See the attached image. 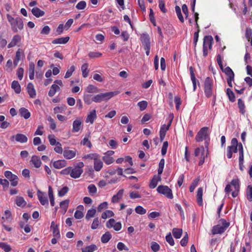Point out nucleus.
<instances>
[{"mask_svg": "<svg viewBox=\"0 0 252 252\" xmlns=\"http://www.w3.org/2000/svg\"><path fill=\"white\" fill-rule=\"evenodd\" d=\"M231 145L226 148V156L229 159L232 158L233 154L239 152V156L240 154L244 155L243 146L241 142H238L237 138H233L230 142Z\"/></svg>", "mask_w": 252, "mask_h": 252, "instance_id": "nucleus-1", "label": "nucleus"}, {"mask_svg": "<svg viewBox=\"0 0 252 252\" xmlns=\"http://www.w3.org/2000/svg\"><path fill=\"white\" fill-rule=\"evenodd\" d=\"M7 19L9 23L12 31L14 32H17L24 29V22L22 19L18 16L13 17L9 14H6Z\"/></svg>", "mask_w": 252, "mask_h": 252, "instance_id": "nucleus-2", "label": "nucleus"}, {"mask_svg": "<svg viewBox=\"0 0 252 252\" xmlns=\"http://www.w3.org/2000/svg\"><path fill=\"white\" fill-rule=\"evenodd\" d=\"M210 140V132L209 131V127L207 126L202 127L195 136V140L198 142L205 140V148L207 151L209 150Z\"/></svg>", "mask_w": 252, "mask_h": 252, "instance_id": "nucleus-3", "label": "nucleus"}, {"mask_svg": "<svg viewBox=\"0 0 252 252\" xmlns=\"http://www.w3.org/2000/svg\"><path fill=\"white\" fill-rule=\"evenodd\" d=\"M231 186L234 188V190L232 191L231 195L233 197L235 198L238 195V193L240 189V181L238 178H233L230 184H227L224 189L226 193L229 194L232 190Z\"/></svg>", "mask_w": 252, "mask_h": 252, "instance_id": "nucleus-4", "label": "nucleus"}, {"mask_svg": "<svg viewBox=\"0 0 252 252\" xmlns=\"http://www.w3.org/2000/svg\"><path fill=\"white\" fill-rule=\"evenodd\" d=\"M219 222L218 224L214 225L212 229V233L213 235L223 233L230 225V222L224 219H220Z\"/></svg>", "mask_w": 252, "mask_h": 252, "instance_id": "nucleus-5", "label": "nucleus"}, {"mask_svg": "<svg viewBox=\"0 0 252 252\" xmlns=\"http://www.w3.org/2000/svg\"><path fill=\"white\" fill-rule=\"evenodd\" d=\"M119 93V91H114L99 94L93 96V101L96 103H99L103 101H107Z\"/></svg>", "mask_w": 252, "mask_h": 252, "instance_id": "nucleus-6", "label": "nucleus"}, {"mask_svg": "<svg viewBox=\"0 0 252 252\" xmlns=\"http://www.w3.org/2000/svg\"><path fill=\"white\" fill-rule=\"evenodd\" d=\"M213 80L207 77L204 82V91L206 97L210 98L213 95Z\"/></svg>", "mask_w": 252, "mask_h": 252, "instance_id": "nucleus-7", "label": "nucleus"}, {"mask_svg": "<svg viewBox=\"0 0 252 252\" xmlns=\"http://www.w3.org/2000/svg\"><path fill=\"white\" fill-rule=\"evenodd\" d=\"M207 152L206 155H205V149L202 146L195 149L194 153V156L198 157L200 156V160L198 163L199 166H201L204 163L205 159L207 157V155L208 154V151H207Z\"/></svg>", "mask_w": 252, "mask_h": 252, "instance_id": "nucleus-8", "label": "nucleus"}, {"mask_svg": "<svg viewBox=\"0 0 252 252\" xmlns=\"http://www.w3.org/2000/svg\"><path fill=\"white\" fill-rule=\"evenodd\" d=\"M157 191L169 199H172L173 195L172 190L167 186L160 185L157 189Z\"/></svg>", "mask_w": 252, "mask_h": 252, "instance_id": "nucleus-9", "label": "nucleus"}, {"mask_svg": "<svg viewBox=\"0 0 252 252\" xmlns=\"http://www.w3.org/2000/svg\"><path fill=\"white\" fill-rule=\"evenodd\" d=\"M172 122V119L169 120L168 124L167 125L164 124L161 126L159 131V137L161 141H162L164 140L166 135V133L167 131L169 129L171 125Z\"/></svg>", "mask_w": 252, "mask_h": 252, "instance_id": "nucleus-10", "label": "nucleus"}, {"mask_svg": "<svg viewBox=\"0 0 252 252\" xmlns=\"http://www.w3.org/2000/svg\"><path fill=\"white\" fill-rule=\"evenodd\" d=\"M213 43V38L211 35H206L203 38V46L208 48L209 50L212 48Z\"/></svg>", "mask_w": 252, "mask_h": 252, "instance_id": "nucleus-11", "label": "nucleus"}, {"mask_svg": "<svg viewBox=\"0 0 252 252\" xmlns=\"http://www.w3.org/2000/svg\"><path fill=\"white\" fill-rule=\"evenodd\" d=\"M83 172V169H80L76 167H74V168L71 167L70 177L74 179L78 178L81 176Z\"/></svg>", "mask_w": 252, "mask_h": 252, "instance_id": "nucleus-12", "label": "nucleus"}, {"mask_svg": "<svg viewBox=\"0 0 252 252\" xmlns=\"http://www.w3.org/2000/svg\"><path fill=\"white\" fill-rule=\"evenodd\" d=\"M83 128L82 122L80 119L73 121L72 125V132H77Z\"/></svg>", "mask_w": 252, "mask_h": 252, "instance_id": "nucleus-13", "label": "nucleus"}, {"mask_svg": "<svg viewBox=\"0 0 252 252\" xmlns=\"http://www.w3.org/2000/svg\"><path fill=\"white\" fill-rule=\"evenodd\" d=\"M77 151L64 150L63 152V156L64 158L67 159H70L74 158L76 155Z\"/></svg>", "mask_w": 252, "mask_h": 252, "instance_id": "nucleus-14", "label": "nucleus"}, {"mask_svg": "<svg viewBox=\"0 0 252 252\" xmlns=\"http://www.w3.org/2000/svg\"><path fill=\"white\" fill-rule=\"evenodd\" d=\"M50 228L52 230L54 237L58 239L60 238L61 235L58 225L55 224L54 221H52Z\"/></svg>", "mask_w": 252, "mask_h": 252, "instance_id": "nucleus-15", "label": "nucleus"}, {"mask_svg": "<svg viewBox=\"0 0 252 252\" xmlns=\"http://www.w3.org/2000/svg\"><path fill=\"white\" fill-rule=\"evenodd\" d=\"M96 118L97 115L96 110L94 109L88 115L85 122L86 123H90V124H93Z\"/></svg>", "mask_w": 252, "mask_h": 252, "instance_id": "nucleus-16", "label": "nucleus"}, {"mask_svg": "<svg viewBox=\"0 0 252 252\" xmlns=\"http://www.w3.org/2000/svg\"><path fill=\"white\" fill-rule=\"evenodd\" d=\"M31 164L33 165L34 167L38 168L41 166V161L39 157L37 156H33L30 160Z\"/></svg>", "mask_w": 252, "mask_h": 252, "instance_id": "nucleus-17", "label": "nucleus"}, {"mask_svg": "<svg viewBox=\"0 0 252 252\" xmlns=\"http://www.w3.org/2000/svg\"><path fill=\"white\" fill-rule=\"evenodd\" d=\"M21 40V36L18 34L13 36L11 42L8 44V48H12L19 43Z\"/></svg>", "mask_w": 252, "mask_h": 252, "instance_id": "nucleus-18", "label": "nucleus"}, {"mask_svg": "<svg viewBox=\"0 0 252 252\" xmlns=\"http://www.w3.org/2000/svg\"><path fill=\"white\" fill-rule=\"evenodd\" d=\"M103 163L100 159V156H99L94 161V168L96 171H100L103 167Z\"/></svg>", "mask_w": 252, "mask_h": 252, "instance_id": "nucleus-19", "label": "nucleus"}, {"mask_svg": "<svg viewBox=\"0 0 252 252\" xmlns=\"http://www.w3.org/2000/svg\"><path fill=\"white\" fill-rule=\"evenodd\" d=\"M38 199L42 205H48V200L46 196H44L42 192L38 190L37 192Z\"/></svg>", "mask_w": 252, "mask_h": 252, "instance_id": "nucleus-20", "label": "nucleus"}, {"mask_svg": "<svg viewBox=\"0 0 252 252\" xmlns=\"http://www.w3.org/2000/svg\"><path fill=\"white\" fill-rule=\"evenodd\" d=\"M27 92L31 98H34L36 96V92L34 86L32 83H28L27 87Z\"/></svg>", "mask_w": 252, "mask_h": 252, "instance_id": "nucleus-21", "label": "nucleus"}, {"mask_svg": "<svg viewBox=\"0 0 252 252\" xmlns=\"http://www.w3.org/2000/svg\"><path fill=\"white\" fill-rule=\"evenodd\" d=\"M189 72H190V78L192 83L193 85V90L194 92H195L196 90L197 87V80L195 78V74L194 73L193 68L192 66H190L189 67Z\"/></svg>", "mask_w": 252, "mask_h": 252, "instance_id": "nucleus-22", "label": "nucleus"}, {"mask_svg": "<svg viewBox=\"0 0 252 252\" xmlns=\"http://www.w3.org/2000/svg\"><path fill=\"white\" fill-rule=\"evenodd\" d=\"M203 191V188H202V187L199 188L197 191L196 201H197L198 204L199 206H202L203 204V199H202Z\"/></svg>", "mask_w": 252, "mask_h": 252, "instance_id": "nucleus-23", "label": "nucleus"}, {"mask_svg": "<svg viewBox=\"0 0 252 252\" xmlns=\"http://www.w3.org/2000/svg\"><path fill=\"white\" fill-rule=\"evenodd\" d=\"M53 166L56 169H61L66 165V161L64 159L58 160L53 163Z\"/></svg>", "mask_w": 252, "mask_h": 252, "instance_id": "nucleus-24", "label": "nucleus"}, {"mask_svg": "<svg viewBox=\"0 0 252 252\" xmlns=\"http://www.w3.org/2000/svg\"><path fill=\"white\" fill-rule=\"evenodd\" d=\"M19 114L22 117L24 118L25 119H29L31 116V113L30 111L25 107H22L20 108L19 110Z\"/></svg>", "mask_w": 252, "mask_h": 252, "instance_id": "nucleus-25", "label": "nucleus"}, {"mask_svg": "<svg viewBox=\"0 0 252 252\" xmlns=\"http://www.w3.org/2000/svg\"><path fill=\"white\" fill-rule=\"evenodd\" d=\"M161 177L159 175H155L153 179L151 180L150 183L149 184V187L151 189H154L155 188L157 184L158 183V182L159 181H160Z\"/></svg>", "mask_w": 252, "mask_h": 252, "instance_id": "nucleus-26", "label": "nucleus"}, {"mask_svg": "<svg viewBox=\"0 0 252 252\" xmlns=\"http://www.w3.org/2000/svg\"><path fill=\"white\" fill-rule=\"evenodd\" d=\"M69 36H66L64 37H60L56 39H54L52 43L53 44H66L69 40Z\"/></svg>", "mask_w": 252, "mask_h": 252, "instance_id": "nucleus-27", "label": "nucleus"}, {"mask_svg": "<svg viewBox=\"0 0 252 252\" xmlns=\"http://www.w3.org/2000/svg\"><path fill=\"white\" fill-rule=\"evenodd\" d=\"M141 41L144 46L150 45V38L148 34L143 33L141 36Z\"/></svg>", "mask_w": 252, "mask_h": 252, "instance_id": "nucleus-28", "label": "nucleus"}, {"mask_svg": "<svg viewBox=\"0 0 252 252\" xmlns=\"http://www.w3.org/2000/svg\"><path fill=\"white\" fill-rule=\"evenodd\" d=\"M124 190L123 189H120L116 194L113 196L112 198V202L117 203L119 202L120 199L122 198Z\"/></svg>", "mask_w": 252, "mask_h": 252, "instance_id": "nucleus-29", "label": "nucleus"}, {"mask_svg": "<svg viewBox=\"0 0 252 252\" xmlns=\"http://www.w3.org/2000/svg\"><path fill=\"white\" fill-rule=\"evenodd\" d=\"M32 14L37 18L43 16L45 12L37 7H34L32 9Z\"/></svg>", "mask_w": 252, "mask_h": 252, "instance_id": "nucleus-30", "label": "nucleus"}, {"mask_svg": "<svg viewBox=\"0 0 252 252\" xmlns=\"http://www.w3.org/2000/svg\"><path fill=\"white\" fill-rule=\"evenodd\" d=\"M238 107L239 109V112L244 115L246 113V107L244 101L241 98L238 99Z\"/></svg>", "mask_w": 252, "mask_h": 252, "instance_id": "nucleus-31", "label": "nucleus"}, {"mask_svg": "<svg viewBox=\"0 0 252 252\" xmlns=\"http://www.w3.org/2000/svg\"><path fill=\"white\" fill-rule=\"evenodd\" d=\"M15 137L16 141L22 143H26L28 141V138L26 135L23 134H17L15 136Z\"/></svg>", "mask_w": 252, "mask_h": 252, "instance_id": "nucleus-32", "label": "nucleus"}, {"mask_svg": "<svg viewBox=\"0 0 252 252\" xmlns=\"http://www.w3.org/2000/svg\"><path fill=\"white\" fill-rule=\"evenodd\" d=\"M60 88L58 85L56 84H53L48 92V95L50 97L53 96L55 94L56 92L60 90Z\"/></svg>", "mask_w": 252, "mask_h": 252, "instance_id": "nucleus-33", "label": "nucleus"}, {"mask_svg": "<svg viewBox=\"0 0 252 252\" xmlns=\"http://www.w3.org/2000/svg\"><path fill=\"white\" fill-rule=\"evenodd\" d=\"M11 88L16 94H19L21 92V86L17 81L14 80L12 82Z\"/></svg>", "mask_w": 252, "mask_h": 252, "instance_id": "nucleus-34", "label": "nucleus"}, {"mask_svg": "<svg viewBox=\"0 0 252 252\" xmlns=\"http://www.w3.org/2000/svg\"><path fill=\"white\" fill-rule=\"evenodd\" d=\"M35 65L33 63H30L29 67V78L31 80L34 79Z\"/></svg>", "mask_w": 252, "mask_h": 252, "instance_id": "nucleus-35", "label": "nucleus"}, {"mask_svg": "<svg viewBox=\"0 0 252 252\" xmlns=\"http://www.w3.org/2000/svg\"><path fill=\"white\" fill-rule=\"evenodd\" d=\"M96 210L95 208H92L89 209L87 213L85 216V219L87 220H89L92 218L94 217Z\"/></svg>", "mask_w": 252, "mask_h": 252, "instance_id": "nucleus-36", "label": "nucleus"}, {"mask_svg": "<svg viewBox=\"0 0 252 252\" xmlns=\"http://www.w3.org/2000/svg\"><path fill=\"white\" fill-rule=\"evenodd\" d=\"M16 205L19 207H23L26 205V202L21 196H17L15 200Z\"/></svg>", "mask_w": 252, "mask_h": 252, "instance_id": "nucleus-37", "label": "nucleus"}, {"mask_svg": "<svg viewBox=\"0 0 252 252\" xmlns=\"http://www.w3.org/2000/svg\"><path fill=\"white\" fill-rule=\"evenodd\" d=\"M86 91L88 93H97L99 90L93 85H89L86 88Z\"/></svg>", "mask_w": 252, "mask_h": 252, "instance_id": "nucleus-38", "label": "nucleus"}, {"mask_svg": "<svg viewBox=\"0 0 252 252\" xmlns=\"http://www.w3.org/2000/svg\"><path fill=\"white\" fill-rule=\"evenodd\" d=\"M183 233V230L181 228H174L172 229V234L173 236L176 239L181 238Z\"/></svg>", "mask_w": 252, "mask_h": 252, "instance_id": "nucleus-39", "label": "nucleus"}, {"mask_svg": "<svg viewBox=\"0 0 252 252\" xmlns=\"http://www.w3.org/2000/svg\"><path fill=\"white\" fill-rule=\"evenodd\" d=\"M112 235L108 231L105 232L101 237V241L102 243H107L111 238Z\"/></svg>", "mask_w": 252, "mask_h": 252, "instance_id": "nucleus-40", "label": "nucleus"}, {"mask_svg": "<svg viewBox=\"0 0 252 252\" xmlns=\"http://www.w3.org/2000/svg\"><path fill=\"white\" fill-rule=\"evenodd\" d=\"M226 93L230 101L233 102L235 101V94L230 88L226 89Z\"/></svg>", "mask_w": 252, "mask_h": 252, "instance_id": "nucleus-41", "label": "nucleus"}, {"mask_svg": "<svg viewBox=\"0 0 252 252\" xmlns=\"http://www.w3.org/2000/svg\"><path fill=\"white\" fill-rule=\"evenodd\" d=\"M97 250V247L94 244H92L82 249V252H94Z\"/></svg>", "mask_w": 252, "mask_h": 252, "instance_id": "nucleus-42", "label": "nucleus"}, {"mask_svg": "<svg viewBox=\"0 0 252 252\" xmlns=\"http://www.w3.org/2000/svg\"><path fill=\"white\" fill-rule=\"evenodd\" d=\"M69 203V199H65L60 202V208L63 211L64 213H65L68 209Z\"/></svg>", "mask_w": 252, "mask_h": 252, "instance_id": "nucleus-43", "label": "nucleus"}, {"mask_svg": "<svg viewBox=\"0 0 252 252\" xmlns=\"http://www.w3.org/2000/svg\"><path fill=\"white\" fill-rule=\"evenodd\" d=\"M100 155L96 153H91L85 155L83 157V159H89L90 160H94V161Z\"/></svg>", "mask_w": 252, "mask_h": 252, "instance_id": "nucleus-44", "label": "nucleus"}, {"mask_svg": "<svg viewBox=\"0 0 252 252\" xmlns=\"http://www.w3.org/2000/svg\"><path fill=\"white\" fill-rule=\"evenodd\" d=\"M81 71L82 75L84 78H86L88 76L89 70H88V64L84 63L81 66Z\"/></svg>", "mask_w": 252, "mask_h": 252, "instance_id": "nucleus-45", "label": "nucleus"}, {"mask_svg": "<svg viewBox=\"0 0 252 252\" xmlns=\"http://www.w3.org/2000/svg\"><path fill=\"white\" fill-rule=\"evenodd\" d=\"M175 10L177 16L179 21L181 23H183L184 22V19L183 16L182 14L181 10V8L180 7V6H179L178 5H176V6L175 7Z\"/></svg>", "mask_w": 252, "mask_h": 252, "instance_id": "nucleus-46", "label": "nucleus"}, {"mask_svg": "<svg viewBox=\"0 0 252 252\" xmlns=\"http://www.w3.org/2000/svg\"><path fill=\"white\" fill-rule=\"evenodd\" d=\"M200 181V178L197 177V178L193 180L192 182L191 183L190 187H189V191L190 192H192L195 188L198 185L199 182Z\"/></svg>", "mask_w": 252, "mask_h": 252, "instance_id": "nucleus-47", "label": "nucleus"}, {"mask_svg": "<svg viewBox=\"0 0 252 252\" xmlns=\"http://www.w3.org/2000/svg\"><path fill=\"white\" fill-rule=\"evenodd\" d=\"M102 159L104 163L107 165H109L113 163L114 161L113 158L109 156L104 155L102 157Z\"/></svg>", "mask_w": 252, "mask_h": 252, "instance_id": "nucleus-48", "label": "nucleus"}, {"mask_svg": "<svg viewBox=\"0 0 252 252\" xmlns=\"http://www.w3.org/2000/svg\"><path fill=\"white\" fill-rule=\"evenodd\" d=\"M247 198L250 201H252V186L249 185L246 190Z\"/></svg>", "mask_w": 252, "mask_h": 252, "instance_id": "nucleus-49", "label": "nucleus"}, {"mask_svg": "<svg viewBox=\"0 0 252 252\" xmlns=\"http://www.w3.org/2000/svg\"><path fill=\"white\" fill-rule=\"evenodd\" d=\"M83 100L86 104L90 105L93 101V96L91 94H85L83 96Z\"/></svg>", "mask_w": 252, "mask_h": 252, "instance_id": "nucleus-50", "label": "nucleus"}, {"mask_svg": "<svg viewBox=\"0 0 252 252\" xmlns=\"http://www.w3.org/2000/svg\"><path fill=\"white\" fill-rule=\"evenodd\" d=\"M223 72L227 76V77H234V73L231 68L229 66H227L222 70Z\"/></svg>", "mask_w": 252, "mask_h": 252, "instance_id": "nucleus-51", "label": "nucleus"}, {"mask_svg": "<svg viewBox=\"0 0 252 252\" xmlns=\"http://www.w3.org/2000/svg\"><path fill=\"white\" fill-rule=\"evenodd\" d=\"M9 180L10 181V184L12 187H16L18 184L19 178L17 175L14 174Z\"/></svg>", "mask_w": 252, "mask_h": 252, "instance_id": "nucleus-52", "label": "nucleus"}, {"mask_svg": "<svg viewBox=\"0 0 252 252\" xmlns=\"http://www.w3.org/2000/svg\"><path fill=\"white\" fill-rule=\"evenodd\" d=\"M0 248L3 250L5 252H9L11 250L10 245L4 242L0 243Z\"/></svg>", "mask_w": 252, "mask_h": 252, "instance_id": "nucleus-53", "label": "nucleus"}, {"mask_svg": "<svg viewBox=\"0 0 252 252\" xmlns=\"http://www.w3.org/2000/svg\"><path fill=\"white\" fill-rule=\"evenodd\" d=\"M114 216L113 211L111 210H106L101 214V218L103 219H106L108 217H112Z\"/></svg>", "mask_w": 252, "mask_h": 252, "instance_id": "nucleus-54", "label": "nucleus"}, {"mask_svg": "<svg viewBox=\"0 0 252 252\" xmlns=\"http://www.w3.org/2000/svg\"><path fill=\"white\" fill-rule=\"evenodd\" d=\"M164 166V159L162 158L160 159L159 164H158V175H160L162 174Z\"/></svg>", "mask_w": 252, "mask_h": 252, "instance_id": "nucleus-55", "label": "nucleus"}, {"mask_svg": "<svg viewBox=\"0 0 252 252\" xmlns=\"http://www.w3.org/2000/svg\"><path fill=\"white\" fill-rule=\"evenodd\" d=\"M47 120L49 122L50 128L53 130H55L56 128V124L54 119L51 116H49L47 118Z\"/></svg>", "mask_w": 252, "mask_h": 252, "instance_id": "nucleus-56", "label": "nucleus"}, {"mask_svg": "<svg viewBox=\"0 0 252 252\" xmlns=\"http://www.w3.org/2000/svg\"><path fill=\"white\" fill-rule=\"evenodd\" d=\"M137 106L141 111H143L147 107L148 102L145 100H142L137 103Z\"/></svg>", "mask_w": 252, "mask_h": 252, "instance_id": "nucleus-57", "label": "nucleus"}, {"mask_svg": "<svg viewBox=\"0 0 252 252\" xmlns=\"http://www.w3.org/2000/svg\"><path fill=\"white\" fill-rule=\"evenodd\" d=\"M69 189L67 187L65 186L62 188L61 189L58 190L59 196L62 197L65 195L68 191Z\"/></svg>", "mask_w": 252, "mask_h": 252, "instance_id": "nucleus-58", "label": "nucleus"}, {"mask_svg": "<svg viewBox=\"0 0 252 252\" xmlns=\"http://www.w3.org/2000/svg\"><path fill=\"white\" fill-rule=\"evenodd\" d=\"M100 222L99 221L98 218H95L93 221V223L91 225V228L92 229H97L99 225H100Z\"/></svg>", "mask_w": 252, "mask_h": 252, "instance_id": "nucleus-59", "label": "nucleus"}, {"mask_svg": "<svg viewBox=\"0 0 252 252\" xmlns=\"http://www.w3.org/2000/svg\"><path fill=\"white\" fill-rule=\"evenodd\" d=\"M75 66L74 65H72L67 70L64 78H69L72 74V73L75 71Z\"/></svg>", "mask_w": 252, "mask_h": 252, "instance_id": "nucleus-60", "label": "nucleus"}, {"mask_svg": "<svg viewBox=\"0 0 252 252\" xmlns=\"http://www.w3.org/2000/svg\"><path fill=\"white\" fill-rule=\"evenodd\" d=\"M66 109V106L65 105L62 106H56L54 108V112L55 114H57L59 113H62Z\"/></svg>", "mask_w": 252, "mask_h": 252, "instance_id": "nucleus-61", "label": "nucleus"}, {"mask_svg": "<svg viewBox=\"0 0 252 252\" xmlns=\"http://www.w3.org/2000/svg\"><path fill=\"white\" fill-rule=\"evenodd\" d=\"M87 6V3L85 1L81 0L76 5V8L78 10L84 9Z\"/></svg>", "mask_w": 252, "mask_h": 252, "instance_id": "nucleus-62", "label": "nucleus"}, {"mask_svg": "<svg viewBox=\"0 0 252 252\" xmlns=\"http://www.w3.org/2000/svg\"><path fill=\"white\" fill-rule=\"evenodd\" d=\"M108 203L107 202H103L100 203L97 208V211L98 212H102L103 210L107 208Z\"/></svg>", "mask_w": 252, "mask_h": 252, "instance_id": "nucleus-63", "label": "nucleus"}, {"mask_svg": "<svg viewBox=\"0 0 252 252\" xmlns=\"http://www.w3.org/2000/svg\"><path fill=\"white\" fill-rule=\"evenodd\" d=\"M135 212L140 215H144L146 213V210L141 206H137L135 209Z\"/></svg>", "mask_w": 252, "mask_h": 252, "instance_id": "nucleus-64", "label": "nucleus"}]
</instances>
